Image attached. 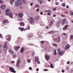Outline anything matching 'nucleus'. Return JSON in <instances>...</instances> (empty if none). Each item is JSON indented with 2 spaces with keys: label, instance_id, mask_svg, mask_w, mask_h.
I'll return each mask as SVG.
<instances>
[{
  "label": "nucleus",
  "instance_id": "4c0bfd02",
  "mask_svg": "<svg viewBox=\"0 0 73 73\" xmlns=\"http://www.w3.org/2000/svg\"><path fill=\"white\" fill-rule=\"evenodd\" d=\"M48 15L50 16V15H51V13H50V12H48Z\"/></svg>",
  "mask_w": 73,
  "mask_h": 73
},
{
  "label": "nucleus",
  "instance_id": "9b49d317",
  "mask_svg": "<svg viewBox=\"0 0 73 73\" xmlns=\"http://www.w3.org/2000/svg\"><path fill=\"white\" fill-rule=\"evenodd\" d=\"M11 36H10L9 35H8L6 37V39H7H7V40H8V41H10V40H11Z\"/></svg>",
  "mask_w": 73,
  "mask_h": 73
},
{
  "label": "nucleus",
  "instance_id": "bb28decb",
  "mask_svg": "<svg viewBox=\"0 0 73 73\" xmlns=\"http://www.w3.org/2000/svg\"><path fill=\"white\" fill-rule=\"evenodd\" d=\"M19 30H21V31H23V30H24V28H21L20 27H19Z\"/></svg>",
  "mask_w": 73,
  "mask_h": 73
},
{
  "label": "nucleus",
  "instance_id": "09e8293b",
  "mask_svg": "<svg viewBox=\"0 0 73 73\" xmlns=\"http://www.w3.org/2000/svg\"><path fill=\"white\" fill-rule=\"evenodd\" d=\"M53 45H54V46H57V44H54Z\"/></svg>",
  "mask_w": 73,
  "mask_h": 73
},
{
  "label": "nucleus",
  "instance_id": "e2e57ef3",
  "mask_svg": "<svg viewBox=\"0 0 73 73\" xmlns=\"http://www.w3.org/2000/svg\"><path fill=\"white\" fill-rule=\"evenodd\" d=\"M67 64H70V62H67Z\"/></svg>",
  "mask_w": 73,
  "mask_h": 73
},
{
  "label": "nucleus",
  "instance_id": "f3484780",
  "mask_svg": "<svg viewBox=\"0 0 73 73\" xmlns=\"http://www.w3.org/2000/svg\"><path fill=\"white\" fill-rule=\"evenodd\" d=\"M7 22H8V20L7 19H5L3 21V24H5V23H6Z\"/></svg>",
  "mask_w": 73,
  "mask_h": 73
},
{
  "label": "nucleus",
  "instance_id": "4468645a",
  "mask_svg": "<svg viewBox=\"0 0 73 73\" xmlns=\"http://www.w3.org/2000/svg\"><path fill=\"white\" fill-rule=\"evenodd\" d=\"M60 22L59 21L56 23V26L57 27H58L60 26Z\"/></svg>",
  "mask_w": 73,
  "mask_h": 73
},
{
  "label": "nucleus",
  "instance_id": "6e6552de",
  "mask_svg": "<svg viewBox=\"0 0 73 73\" xmlns=\"http://www.w3.org/2000/svg\"><path fill=\"white\" fill-rule=\"evenodd\" d=\"M66 20V19L65 18L63 19V20H62L61 21V23L62 24V25H64L65 23V21Z\"/></svg>",
  "mask_w": 73,
  "mask_h": 73
},
{
  "label": "nucleus",
  "instance_id": "1a4fd4ad",
  "mask_svg": "<svg viewBox=\"0 0 73 73\" xmlns=\"http://www.w3.org/2000/svg\"><path fill=\"white\" fill-rule=\"evenodd\" d=\"M70 48V45L69 44H67L66 46V47L64 48V49L65 50H67L68 48Z\"/></svg>",
  "mask_w": 73,
  "mask_h": 73
},
{
  "label": "nucleus",
  "instance_id": "412c9836",
  "mask_svg": "<svg viewBox=\"0 0 73 73\" xmlns=\"http://www.w3.org/2000/svg\"><path fill=\"white\" fill-rule=\"evenodd\" d=\"M35 62H37V61H38V57H36L35 58Z\"/></svg>",
  "mask_w": 73,
  "mask_h": 73
},
{
  "label": "nucleus",
  "instance_id": "473e14b6",
  "mask_svg": "<svg viewBox=\"0 0 73 73\" xmlns=\"http://www.w3.org/2000/svg\"><path fill=\"white\" fill-rule=\"evenodd\" d=\"M62 7H65V3H63L62 4Z\"/></svg>",
  "mask_w": 73,
  "mask_h": 73
},
{
  "label": "nucleus",
  "instance_id": "4d7b16f0",
  "mask_svg": "<svg viewBox=\"0 0 73 73\" xmlns=\"http://www.w3.org/2000/svg\"><path fill=\"white\" fill-rule=\"evenodd\" d=\"M62 17H65L64 15H61Z\"/></svg>",
  "mask_w": 73,
  "mask_h": 73
},
{
  "label": "nucleus",
  "instance_id": "f704fd0d",
  "mask_svg": "<svg viewBox=\"0 0 73 73\" xmlns=\"http://www.w3.org/2000/svg\"><path fill=\"white\" fill-rule=\"evenodd\" d=\"M27 62H28V63H30V62H31V60H30L27 59Z\"/></svg>",
  "mask_w": 73,
  "mask_h": 73
},
{
  "label": "nucleus",
  "instance_id": "423d86ee",
  "mask_svg": "<svg viewBox=\"0 0 73 73\" xmlns=\"http://www.w3.org/2000/svg\"><path fill=\"white\" fill-rule=\"evenodd\" d=\"M54 23V21L52 20L50 22V25H49V27H50L51 26H53V23Z\"/></svg>",
  "mask_w": 73,
  "mask_h": 73
},
{
  "label": "nucleus",
  "instance_id": "39448f33",
  "mask_svg": "<svg viewBox=\"0 0 73 73\" xmlns=\"http://www.w3.org/2000/svg\"><path fill=\"white\" fill-rule=\"evenodd\" d=\"M60 48H58L57 49V50L58 52V54H59L60 56H62L64 54V52L62 51H60Z\"/></svg>",
  "mask_w": 73,
  "mask_h": 73
},
{
  "label": "nucleus",
  "instance_id": "c756f323",
  "mask_svg": "<svg viewBox=\"0 0 73 73\" xmlns=\"http://www.w3.org/2000/svg\"><path fill=\"white\" fill-rule=\"evenodd\" d=\"M70 38L71 40H72L73 39V35H71L70 36Z\"/></svg>",
  "mask_w": 73,
  "mask_h": 73
},
{
  "label": "nucleus",
  "instance_id": "a211bd4d",
  "mask_svg": "<svg viewBox=\"0 0 73 73\" xmlns=\"http://www.w3.org/2000/svg\"><path fill=\"white\" fill-rule=\"evenodd\" d=\"M9 53H10L11 54H14V52H13L11 50H9Z\"/></svg>",
  "mask_w": 73,
  "mask_h": 73
},
{
  "label": "nucleus",
  "instance_id": "9d476101",
  "mask_svg": "<svg viewBox=\"0 0 73 73\" xmlns=\"http://www.w3.org/2000/svg\"><path fill=\"white\" fill-rule=\"evenodd\" d=\"M10 70H11V72H13L14 73H16V71L14 70L13 68L12 67H10Z\"/></svg>",
  "mask_w": 73,
  "mask_h": 73
},
{
  "label": "nucleus",
  "instance_id": "393cba45",
  "mask_svg": "<svg viewBox=\"0 0 73 73\" xmlns=\"http://www.w3.org/2000/svg\"><path fill=\"white\" fill-rule=\"evenodd\" d=\"M20 25H21V26H24V23L23 22L20 23Z\"/></svg>",
  "mask_w": 73,
  "mask_h": 73
},
{
  "label": "nucleus",
  "instance_id": "338daca9",
  "mask_svg": "<svg viewBox=\"0 0 73 73\" xmlns=\"http://www.w3.org/2000/svg\"><path fill=\"white\" fill-rule=\"evenodd\" d=\"M38 64H39L40 63V61H38V62H37Z\"/></svg>",
  "mask_w": 73,
  "mask_h": 73
},
{
  "label": "nucleus",
  "instance_id": "0e129e2a",
  "mask_svg": "<svg viewBox=\"0 0 73 73\" xmlns=\"http://www.w3.org/2000/svg\"><path fill=\"white\" fill-rule=\"evenodd\" d=\"M29 69L30 70H32V67H30V68H29Z\"/></svg>",
  "mask_w": 73,
  "mask_h": 73
},
{
  "label": "nucleus",
  "instance_id": "49530a36",
  "mask_svg": "<svg viewBox=\"0 0 73 73\" xmlns=\"http://www.w3.org/2000/svg\"><path fill=\"white\" fill-rule=\"evenodd\" d=\"M45 42L44 41H41V43L42 44H43V43H44V42Z\"/></svg>",
  "mask_w": 73,
  "mask_h": 73
},
{
  "label": "nucleus",
  "instance_id": "a18cd8bd",
  "mask_svg": "<svg viewBox=\"0 0 73 73\" xmlns=\"http://www.w3.org/2000/svg\"><path fill=\"white\" fill-rule=\"evenodd\" d=\"M40 15H43V13L42 12H41L40 13Z\"/></svg>",
  "mask_w": 73,
  "mask_h": 73
},
{
  "label": "nucleus",
  "instance_id": "f257e3e1",
  "mask_svg": "<svg viewBox=\"0 0 73 73\" xmlns=\"http://www.w3.org/2000/svg\"><path fill=\"white\" fill-rule=\"evenodd\" d=\"M10 11H11V10L9 9H7L6 10V15L7 16H9L10 17L12 18L13 16V15L12 14V13H10Z\"/></svg>",
  "mask_w": 73,
  "mask_h": 73
},
{
  "label": "nucleus",
  "instance_id": "4be33fe9",
  "mask_svg": "<svg viewBox=\"0 0 73 73\" xmlns=\"http://www.w3.org/2000/svg\"><path fill=\"white\" fill-rule=\"evenodd\" d=\"M53 41H56V42H57V41H58V42H60L61 41V40H57V38L56 39H53Z\"/></svg>",
  "mask_w": 73,
  "mask_h": 73
},
{
  "label": "nucleus",
  "instance_id": "a878e982",
  "mask_svg": "<svg viewBox=\"0 0 73 73\" xmlns=\"http://www.w3.org/2000/svg\"><path fill=\"white\" fill-rule=\"evenodd\" d=\"M14 2H15V0H11L10 1V3L11 4H12Z\"/></svg>",
  "mask_w": 73,
  "mask_h": 73
},
{
  "label": "nucleus",
  "instance_id": "052dcab7",
  "mask_svg": "<svg viewBox=\"0 0 73 73\" xmlns=\"http://www.w3.org/2000/svg\"><path fill=\"white\" fill-rule=\"evenodd\" d=\"M35 52H33L32 54V56H33V55H35Z\"/></svg>",
  "mask_w": 73,
  "mask_h": 73
},
{
  "label": "nucleus",
  "instance_id": "2f4dec72",
  "mask_svg": "<svg viewBox=\"0 0 73 73\" xmlns=\"http://www.w3.org/2000/svg\"><path fill=\"white\" fill-rule=\"evenodd\" d=\"M21 62V60H18L17 62V63L18 64H20Z\"/></svg>",
  "mask_w": 73,
  "mask_h": 73
},
{
  "label": "nucleus",
  "instance_id": "ea45409f",
  "mask_svg": "<svg viewBox=\"0 0 73 73\" xmlns=\"http://www.w3.org/2000/svg\"><path fill=\"white\" fill-rule=\"evenodd\" d=\"M13 58H15L16 57V55H13Z\"/></svg>",
  "mask_w": 73,
  "mask_h": 73
},
{
  "label": "nucleus",
  "instance_id": "2eb2a0df",
  "mask_svg": "<svg viewBox=\"0 0 73 73\" xmlns=\"http://www.w3.org/2000/svg\"><path fill=\"white\" fill-rule=\"evenodd\" d=\"M68 25H66L65 26V27H64L63 28V31H65V30H66V29H67V28H68Z\"/></svg>",
  "mask_w": 73,
  "mask_h": 73
},
{
  "label": "nucleus",
  "instance_id": "3c124183",
  "mask_svg": "<svg viewBox=\"0 0 73 73\" xmlns=\"http://www.w3.org/2000/svg\"><path fill=\"white\" fill-rule=\"evenodd\" d=\"M44 71H48V70L47 69H45L44 70Z\"/></svg>",
  "mask_w": 73,
  "mask_h": 73
},
{
  "label": "nucleus",
  "instance_id": "7c9ffc66",
  "mask_svg": "<svg viewBox=\"0 0 73 73\" xmlns=\"http://www.w3.org/2000/svg\"><path fill=\"white\" fill-rule=\"evenodd\" d=\"M50 65L51 68H53V64L51 63H50Z\"/></svg>",
  "mask_w": 73,
  "mask_h": 73
},
{
  "label": "nucleus",
  "instance_id": "58836bf2",
  "mask_svg": "<svg viewBox=\"0 0 73 73\" xmlns=\"http://www.w3.org/2000/svg\"><path fill=\"white\" fill-rule=\"evenodd\" d=\"M22 2L24 3V4H25V1L24 0H22Z\"/></svg>",
  "mask_w": 73,
  "mask_h": 73
},
{
  "label": "nucleus",
  "instance_id": "603ef678",
  "mask_svg": "<svg viewBox=\"0 0 73 73\" xmlns=\"http://www.w3.org/2000/svg\"><path fill=\"white\" fill-rule=\"evenodd\" d=\"M2 47H3V45H0V48H2Z\"/></svg>",
  "mask_w": 73,
  "mask_h": 73
},
{
  "label": "nucleus",
  "instance_id": "e433bc0d",
  "mask_svg": "<svg viewBox=\"0 0 73 73\" xmlns=\"http://www.w3.org/2000/svg\"><path fill=\"white\" fill-rule=\"evenodd\" d=\"M70 14L71 15H73V12L72 11H70Z\"/></svg>",
  "mask_w": 73,
  "mask_h": 73
},
{
  "label": "nucleus",
  "instance_id": "37998d69",
  "mask_svg": "<svg viewBox=\"0 0 73 73\" xmlns=\"http://www.w3.org/2000/svg\"><path fill=\"white\" fill-rule=\"evenodd\" d=\"M3 3V1L1 0H0V3Z\"/></svg>",
  "mask_w": 73,
  "mask_h": 73
},
{
  "label": "nucleus",
  "instance_id": "0eeeda50",
  "mask_svg": "<svg viewBox=\"0 0 73 73\" xmlns=\"http://www.w3.org/2000/svg\"><path fill=\"white\" fill-rule=\"evenodd\" d=\"M45 57L46 60L48 61L49 60V58H50V56L49 55L46 54L45 56Z\"/></svg>",
  "mask_w": 73,
  "mask_h": 73
},
{
  "label": "nucleus",
  "instance_id": "5fc2aeb1",
  "mask_svg": "<svg viewBox=\"0 0 73 73\" xmlns=\"http://www.w3.org/2000/svg\"><path fill=\"white\" fill-rule=\"evenodd\" d=\"M28 37H29L30 38V37H31V36H30V35L29 34L28 35Z\"/></svg>",
  "mask_w": 73,
  "mask_h": 73
},
{
  "label": "nucleus",
  "instance_id": "aec40b11",
  "mask_svg": "<svg viewBox=\"0 0 73 73\" xmlns=\"http://www.w3.org/2000/svg\"><path fill=\"white\" fill-rule=\"evenodd\" d=\"M20 47L19 46L16 47L15 48V49L16 50H18V49H19V48H20Z\"/></svg>",
  "mask_w": 73,
  "mask_h": 73
},
{
  "label": "nucleus",
  "instance_id": "13d9d810",
  "mask_svg": "<svg viewBox=\"0 0 73 73\" xmlns=\"http://www.w3.org/2000/svg\"><path fill=\"white\" fill-rule=\"evenodd\" d=\"M62 73H64V70H62Z\"/></svg>",
  "mask_w": 73,
  "mask_h": 73
},
{
  "label": "nucleus",
  "instance_id": "680f3d73",
  "mask_svg": "<svg viewBox=\"0 0 73 73\" xmlns=\"http://www.w3.org/2000/svg\"><path fill=\"white\" fill-rule=\"evenodd\" d=\"M53 16V17H55L56 16V15H54Z\"/></svg>",
  "mask_w": 73,
  "mask_h": 73
},
{
  "label": "nucleus",
  "instance_id": "c03bdc74",
  "mask_svg": "<svg viewBox=\"0 0 73 73\" xmlns=\"http://www.w3.org/2000/svg\"><path fill=\"white\" fill-rule=\"evenodd\" d=\"M58 40H60V39H61V37L60 36L58 37Z\"/></svg>",
  "mask_w": 73,
  "mask_h": 73
},
{
  "label": "nucleus",
  "instance_id": "5701e85b",
  "mask_svg": "<svg viewBox=\"0 0 73 73\" xmlns=\"http://www.w3.org/2000/svg\"><path fill=\"white\" fill-rule=\"evenodd\" d=\"M54 52L53 53V54L54 55H56L57 54V52H56V50H54Z\"/></svg>",
  "mask_w": 73,
  "mask_h": 73
},
{
  "label": "nucleus",
  "instance_id": "dca6fc26",
  "mask_svg": "<svg viewBox=\"0 0 73 73\" xmlns=\"http://www.w3.org/2000/svg\"><path fill=\"white\" fill-rule=\"evenodd\" d=\"M24 52V48H22L21 49V52L22 53H23V52Z\"/></svg>",
  "mask_w": 73,
  "mask_h": 73
},
{
  "label": "nucleus",
  "instance_id": "a19ab883",
  "mask_svg": "<svg viewBox=\"0 0 73 73\" xmlns=\"http://www.w3.org/2000/svg\"><path fill=\"white\" fill-rule=\"evenodd\" d=\"M56 5H58L59 4V3L58 2H57L55 3Z\"/></svg>",
  "mask_w": 73,
  "mask_h": 73
},
{
  "label": "nucleus",
  "instance_id": "cd10ccee",
  "mask_svg": "<svg viewBox=\"0 0 73 73\" xmlns=\"http://www.w3.org/2000/svg\"><path fill=\"white\" fill-rule=\"evenodd\" d=\"M39 19V17H36V18L35 19V20L36 21H37Z\"/></svg>",
  "mask_w": 73,
  "mask_h": 73
},
{
  "label": "nucleus",
  "instance_id": "f03ea898",
  "mask_svg": "<svg viewBox=\"0 0 73 73\" xmlns=\"http://www.w3.org/2000/svg\"><path fill=\"white\" fill-rule=\"evenodd\" d=\"M28 20L30 24H35L34 19L33 17H30Z\"/></svg>",
  "mask_w": 73,
  "mask_h": 73
},
{
  "label": "nucleus",
  "instance_id": "8fccbe9b",
  "mask_svg": "<svg viewBox=\"0 0 73 73\" xmlns=\"http://www.w3.org/2000/svg\"><path fill=\"white\" fill-rule=\"evenodd\" d=\"M56 8L53 9V11H56Z\"/></svg>",
  "mask_w": 73,
  "mask_h": 73
},
{
  "label": "nucleus",
  "instance_id": "b1692460",
  "mask_svg": "<svg viewBox=\"0 0 73 73\" xmlns=\"http://www.w3.org/2000/svg\"><path fill=\"white\" fill-rule=\"evenodd\" d=\"M38 1H39L40 4H42V1L43 0H38Z\"/></svg>",
  "mask_w": 73,
  "mask_h": 73
},
{
  "label": "nucleus",
  "instance_id": "f8f14e48",
  "mask_svg": "<svg viewBox=\"0 0 73 73\" xmlns=\"http://www.w3.org/2000/svg\"><path fill=\"white\" fill-rule=\"evenodd\" d=\"M1 8L2 10H4L6 8V6L4 5H2L1 6Z\"/></svg>",
  "mask_w": 73,
  "mask_h": 73
},
{
  "label": "nucleus",
  "instance_id": "ddd939ff",
  "mask_svg": "<svg viewBox=\"0 0 73 73\" xmlns=\"http://www.w3.org/2000/svg\"><path fill=\"white\" fill-rule=\"evenodd\" d=\"M19 17H21V18H22L23 17V14L22 13H19Z\"/></svg>",
  "mask_w": 73,
  "mask_h": 73
},
{
  "label": "nucleus",
  "instance_id": "69168bd1",
  "mask_svg": "<svg viewBox=\"0 0 73 73\" xmlns=\"http://www.w3.org/2000/svg\"><path fill=\"white\" fill-rule=\"evenodd\" d=\"M38 68H37L36 69V71H38Z\"/></svg>",
  "mask_w": 73,
  "mask_h": 73
},
{
  "label": "nucleus",
  "instance_id": "79ce46f5",
  "mask_svg": "<svg viewBox=\"0 0 73 73\" xmlns=\"http://www.w3.org/2000/svg\"><path fill=\"white\" fill-rule=\"evenodd\" d=\"M23 7L22 6H20V7H19V8L21 9H23Z\"/></svg>",
  "mask_w": 73,
  "mask_h": 73
},
{
  "label": "nucleus",
  "instance_id": "bf43d9fd",
  "mask_svg": "<svg viewBox=\"0 0 73 73\" xmlns=\"http://www.w3.org/2000/svg\"><path fill=\"white\" fill-rule=\"evenodd\" d=\"M30 5H31V6H32V5H33V3H31L30 4Z\"/></svg>",
  "mask_w": 73,
  "mask_h": 73
},
{
  "label": "nucleus",
  "instance_id": "20e7f679",
  "mask_svg": "<svg viewBox=\"0 0 73 73\" xmlns=\"http://www.w3.org/2000/svg\"><path fill=\"white\" fill-rule=\"evenodd\" d=\"M15 5L16 7H19V5H22V2H15Z\"/></svg>",
  "mask_w": 73,
  "mask_h": 73
},
{
  "label": "nucleus",
  "instance_id": "7ed1b4c3",
  "mask_svg": "<svg viewBox=\"0 0 73 73\" xmlns=\"http://www.w3.org/2000/svg\"><path fill=\"white\" fill-rule=\"evenodd\" d=\"M7 42H5L4 43L3 46L4 48V49H3L4 51H5L6 50H7L8 49V48L7 47Z\"/></svg>",
  "mask_w": 73,
  "mask_h": 73
},
{
  "label": "nucleus",
  "instance_id": "de8ad7c7",
  "mask_svg": "<svg viewBox=\"0 0 73 73\" xmlns=\"http://www.w3.org/2000/svg\"><path fill=\"white\" fill-rule=\"evenodd\" d=\"M39 11V9H37L36 10V12H38V11Z\"/></svg>",
  "mask_w": 73,
  "mask_h": 73
},
{
  "label": "nucleus",
  "instance_id": "6ab92c4d",
  "mask_svg": "<svg viewBox=\"0 0 73 73\" xmlns=\"http://www.w3.org/2000/svg\"><path fill=\"white\" fill-rule=\"evenodd\" d=\"M48 33L50 34H53V33H54V31H50Z\"/></svg>",
  "mask_w": 73,
  "mask_h": 73
},
{
  "label": "nucleus",
  "instance_id": "c9c22d12",
  "mask_svg": "<svg viewBox=\"0 0 73 73\" xmlns=\"http://www.w3.org/2000/svg\"><path fill=\"white\" fill-rule=\"evenodd\" d=\"M35 7H39V5H36Z\"/></svg>",
  "mask_w": 73,
  "mask_h": 73
},
{
  "label": "nucleus",
  "instance_id": "c85d7f7f",
  "mask_svg": "<svg viewBox=\"0 0 73 73\" xmlns=\"http://www.w3.org/2000/svg\"><path fill=\"white\" fill-rule=\"evenodd\" d=\"M62 35H63L64 36H66L67 37H68V35L66 34V33H63L62 34Z\"/></svg>",
  "mask_w": 73,
  "mask_h": 73
},
{
  "label": "nucleus",
  "instance_id": "72a5a7b5",
  "mask_svg": "<svg viewBox=\"0 0 73 73\" xmlns=\"http://www.w3.org/2000/svg\"><path fill=\"white\" fill-rule=\"evenodd\" d=\"M17 67H19L20 66V65H19V64L17 63Z\"/></svg>",
  "mask_w": 73,
  "mask_h": 73
},
{
  "label": "nucleus",
  "instance_id": "774afa93",
  "mask_svg": "<svg viewBox=\"0 0 73 73\" xmlns=\"http://www.w3.org/2000/svg\"><path fill=\"white\" fill-rule=\"evenodd\" d=\"M46 29H48V28H49V27L48 26H46Z\"/></svg>",
  "mask_w": 73,
  "mask_h": 73
},
{
  "label": "nucleus",
  "instance_id": "864d4df0",
  "mask_svg": "<svg viewBox=\"0 0 73 73\" xmlns=\"http://www.w3.org/2000/svg\"><path fill=\"white\" fill-rule=\"evenodd\" d=\"M66 70H69V67H66Z\"/></svg>",
  "mask_w": 73,
  "mask_h": 73
},
{
  "label": "nucleus",
  "instance_id": "6e6d98bb",
  "mask_svg": "<svg viewBox=\"0 0 73 73\" xmlns=\"http://www.w3.org/2000/svg\"><path fill=\"white\" fill-rule=\"evenodd\" d=\"M11 63H12V64H13V63H15V62H14V61H11Z\"/></svg>",
  "mask_w": 73,
  "mask_h": 73
}]
</instances>
